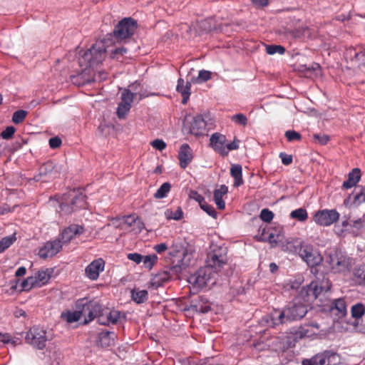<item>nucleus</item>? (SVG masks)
Instances as JSON below:
<instances>
[{
    "instance_id": "nucleus-27",
    "label": "nucleus",
    "mask_w": 365,
    "mask_h": 365,
    "mask_svg": "<svg viewBox=\"0 0 365 365\" xmlns=\"http://www.w3.org/2000/svg\"><path fill=\"white\" fill-rule=\"evenodd\" d=\"M361 179V170L354 168L348 175V179L343 182L342 187L345 189L351 188L359 182Z\"/></svg>"
},
{
    "instance_id": "nucleus-51",
    "label": "nucleus",
    "mask_w": 365,
    "mask_h": 365,
    "mask_svg": "<svg viewBox=\"0 0 365 365\" xmlns=\"http://www.w3.org/2000/svg\"><path fill=\"white\" fill-rule=\"evenodd\" d=\"M15 132L16 128L14 126H8L1 132V137L5 140H9L12 138Z\"/></svg>"
},
{
    "instance_id": "nucleus-54",
    "label": "nucleus",
    "mask_w": 365,
    "mask_h": 365,
    "mask_svg": "<svg viewBox=\"0 0 365 365\" xmlns=\"http://www.w3.org/2000/svg\"><path fill=\"white\" fill-rule=\"evenodd\" d=\"M285 137L287 140L291 142L294 140H299L301 139V135L294 130H287L285 133Z\"/></svg>"
},
{
    "instance_id": "nucleus-15",
    "label": "nucleus",
    "mask_w": 365,
    "mask_h": 365,
    "mask_svg": "<svg viewBox=\"0 0 365 365\" xmlns=\"http://www.w3.org/2000/svg\"><path fill=\"white\" fill-rule=\"evenodd\" d=\"M344 55L353 66L360 69L365 68V48L350 47L346 50Z\"/></svg>"
},
{
    "instance_id": "nucleus-29",
    "label": "nucleus",
    "mask_w": 365,
    "mask_h": 365,
    "mask_svg": "<svg viewBox=\"0 0 365 365\" xmlns=\"http://www.w3.org/2000/svg\"><path fill=\"white\" fill-rule=\"evenodd\" d=\"M230 175L234 178V187H239L243 184L242 168L239 164H234L230 168Z\"/></svg>"
},
{
    "instance_id": "nucleus-25",
    "label": "nucleus",
    "mask_w": 365,
    "mask_h": 365,
    "mask_svg": "<svg viewBox=\"0 0 365 365\" xmlns=\"http://www.w3.org/2000/svg\"><path fill=\"white\" fill-rule=\"evenodd\" d=\"M115 334L113 331H103L98 334L97 345L101 347H108L114 344Z\"/></svg>"
},
{
    "instance_id": "nucleus-9",
    "label": "nucleus",
    "mask_w": 365,
    "mask_h": 365,
    "mask_svg": "<svg viewBox=\"0 0 365 365\" xmlns=\"http://www.w3.org/2000/svg\"><path fill=\"white\" fill-rule=\"evenodd\" d=\"M327 261L334 272H345L351 266V259L337 251L330 253Z\"/></svg>"
},
{
    "instance_id": "nucleus-18",
    "label": "nucleus",
    "mask_w": 365,
    "mask_h": 365,
    "mask_svg": "<svg viewBox=\"0 0 365 365\" xmlns=\"http://www.w3.org/2000/svg\"><path fill=\"white\" fill-rule=\"evenodd\" d=\"M106 262L103 258L93 260L85 269V275L92 281L97 280L100 273L103 272Z\"/></svg>"
},
{
    "instance_id": "nucleus-1",
    "label": "nucleus",
    "mask_w": 365,
    "mask_h": 365,
    "mask_svg": "<svg viewBox=\"0 0 365 365\" xmlns=\"http://www.w3.org/2000/svg\"><path fill=\"white\" fill-rule=\"evenodd\" d=\"M106 55V49L103 42L99 41L93 44L90 49L86 51L78 59L81 67H84L81 73L72 76L71 81L78 86H83L93 81L91 77H86V74L103 62Z\"/></svg>"
},
{
    "instance_id": "nucleus-33",
    "label": "nucleus",
    "mask_w": 365,
    "mask_h": 365,
    "mask_svg": "<svg viewBox=\"0 0 365 365\" xmlns=\"http://www.w3.org/2000/svg\"><path fill=\"white\" fill-rule=\"evenodd\" d=\"M148 293L145 289H134L131 291L132 299L137 304H141L145 302L148 299Z\"/></svg>"
},
{
    "instance_id": "nucleus-56",
    "label": "nucleus",
    "mask_w": 365,
    "mask_h": 365,
    "mask_svg": "<svg viewBox=\"0 0 365 365\" xmlns=\"http://www.w3.org/2000/svg\"><path fill=\"white\" fill-rule=\"evenodd\" d=\"M98 322L100 324L108 326V319L106 315L105 314V309L101 307V310L98 312L97 317Z\"/></svg>"
},
{
    "instance_id": "nucleus-6",
    "label": "nucleus",
    "mask_w": 365,
    "mask_h": 365,
    "mask_svg": "<svg viewBox=\"0 0 365 365\" xmlns=\"http://www.w3.org/2000/svg\"><path fill=\"white\" fill-rule=\"evenodd\" d=\"M76 308L81 312V317H84L85 324L93 321L101 310V305L96 300H88L82 298L76 301Z\"/></svg>"
},
{
    "instance_id": "nucleus-36",
    "label": "nucleus",
    "mask_w": 365,
    "mask_h": 365,
    "mask_svg": "<svg viewBox=\"0 0 365 365\" xmlns=\"http://www.w3.org/2000/svg\"><path fill=\"white\" fill-rule=\"evenodd\" d=\"M104 309L108 325L116 324L120 318V312L117 310H110L108 308H104Z\"/></svg>"
},
{
    "instance_id": "nucleus-37",
    "label": "nucleus",
    "mask_w": 365,
    "mask_h": 365,
    "mask_svg": "<svg viewBox=\"0 0 365 365\" xmlns=\"http://www.w3.org/2000/svg\"><path fill=\"white\" fill-rule=\"evenodd\" d=\"M135 98H137V93H132L129 89H125L121 93L120 103L131 106Z\"/></svg>"
},
{
    "instance_id": "nucleus-62",
    "label": "nucleus",
    "mask_w": 365,
    "mask_h": 365,
    "mask_svg": "<svg viewBox=\"0 0 365 365\" xmlns=\"http://www.w3.org/2000/svg\"><path fill=\"white\" fill-rule=\"evenodd\" d=\"M279 157L284 165H289L292 163V156L284 153H281Z\"/></svg>"
},
{
    "instance_id": "nucleus-31",
    "label": "nucleus",
    "mask_w": 365,
    "mask_h": 365,
    "mask_svg": "<svg viewBox=\"0 0 365 365\" xmlns=\"http://www.w3.org/2000/svg\"><path fill=\"white\" fill-rule=\"evenodd\" d=\"M351 317L354 318L353 322H360L361 317L365 314V306L362 303H357L351 307Z\"/></svg>"
},
{
    "instance_id": "nucleus-11",
    "label": "nucleus",
    "mask_w": 365,
    "mask_h": 365,
    "mask_svg": "<svg viewBox=\"0 0 365 365\" xmlns=\"http://www.w3.org/2000/svg\"><path fill=\"white\" fill-rule=\"evenodd\" d=\"M68 197L71 201V207L69 205L61 203V210L71 212L78 208L86 207V195L81 191L73 190L68 192Z\"/></svg>"
},
{
    "instance_id": "nucleus-58",
    "label": "nucleus",
    "mask_w": 365,
    "mask_h": 365,
    "mask_svg": "<svg viewBox=\"0 0 365 365\" xmlns=\"http://www.w3.org/2000/svg\"><path fill=\"white\" fill-rule=\"evenodd\" d=\"M314 138L321 145H326L329 140V137L325 134H314Z\"/></svg>"
},
{
    "instance_id": "nucleus-47",
    "label": "nucleus",
    "mask_w": 365,
    "mask_h": 365,
    "mask_svg": "<svg viewBox=\"0 0 365 365\" xmlns=\"http://www.w3.org/2000/svg\"><path fill=\"white\" fill-rule=\"evenodd\" d=\"M131 106L119 103L117 108V115L119 118H124L129 112Z\"/></svg>"
},
{
    "instance_id": "nucleus-60",
    "label": "nucleus",
    "mask_w": 365,
    "mask_h": 365,
    "mask_svg": "<svg viewBox=\"0 0 365 365\" xmlns=\"http://www.w3.org/2000/svg\"><path fill=\"white\" fill-rule=\"evenodd\" d=\"M128 259L135 262L136 264H139L143 261V257L138 253H129L127 255Z\"/></svg>"
},
{
    "instance_id": "nucleus-44",
    "label": "nucleus",
    "mask_w": 365,
    "mask_h": 365,
    "mask_svg": "<svg viewBox=\"0 0 365 365\" xmlns=\"http://www.w3.org/2000/svg\"><path fill=\"white\" fill-rule=\"evenodd\" d=\"M158 260V257L155 255H150L143 258V262L146 268L152 269L155 263Z\"/></svg>"
},
{
    "instance_id": "nucleus-49",
    "label": "nucleus",
    "mask_w": 365,
    "mask_h": 365,
    "mask_svg": "<svg viewBox=\"0 0 365 365\" xmlns=\"http://www.w3.org/2000/svg\"><path fill=\"white\" fill-rule=\"evenodd\" d=\"M365 215L357 220H351L350 227L357 230H361L365 226Z\"/></svg>"
},
{
    "instance_id": "nucleus-35",
    "label": "nucleus",
    "mask_w": 365,
    "mask_h": 365,
    "mask_svg": "<svg viewBox=\"0 0 365 365\" xmlns=\"http://www.w3.org/2000/svg\"><path fill=\"white\" fill-rule=\"evenodd\" d=\"M290 217L299 222H305L308 219V213L305 209L300 207L292 210Z\"/></svg>"
},
{
    "instance_id": "nucleus-57",
    "label": "nucleus",
    "mask_w": 365,
    "mask_h": 365,
    "mask_svg": "<svg viewBox=\"0 0 365 365\" xmlns=\"http://www.w3.org/2000/svg\"><path fill=\"white\" fill-rule=\"evenodd\" d=\"M352 324L357 332L365 334V319H361L360 322H353Z\"/></svg>"
},
{
    "instance_id": "nucleus-42",
    "label": "nucleus",
    "mask_w": 365,
    "mask_h": 365,
    "mask_svg": "<svg viewBox=\"0 0 365 365\" xmlns=\"http://www.w3.org/2000/svg\"><path fill=\"white\" fill-rule=\"evenodd\" d=\"M266 52L269 55H274L275 53L284 54L285 48L280 45H267L266 46Z\"/></svg>"
},
{
    "instance_id": "nucleus-34",
    "label": "nucleus",
    "mask_w": 365,
    "mask_h": 365,
    "mask_svg": "<svg viewBox=\"0 0 365 365\" xmlns=\"http://www.w3.org/2000/svg\"><path fill=\"white\" fill-rule=\"evenodd\" d=\"M279 237V235H275L273 232H270L269 230L267 231L264 230L260 240L267 241L272 247H275L278 244Z\"/></svg>"
},
{
    "instance_id": "nucleus-4",
    "label": "nucleus",
    "mask_w": 365,
    "mask_h": 365,
    "mask_svg": "<svg viewBox=\"0 0 365 365\" xmlns=\"http://www.w3.org/2000/svg\"><path fill=\"white\" fill-rule=\"evenodd\" d=\"M216 274L217 273L209 267H201L191 274L187 281L192 286L194 291L198 292L202 289L210 288L215 284Z\"/></svg>"
},
{
    "instance_id": "nucleus-8",
    "label": "nucleus",
    "mask_w": 365,
    "mask_h": 365,
    "mask_svg": "<svg viewBox=\"0 0 365 365\" xmlns=\"http://www.w3.org/2000/svg\"><path fill=\"white\" fill-rule=\"evenodd\" d=\"M290 334L293 335L294 341H297L304 338H314L324 334L320 326L317 322L304 324L298 329H292Z\"/></svg>"
},
{
    "instance_id": "nucleus-5",
    "label": "nucleus",
    "mask_w": 365,
    "mask_h": 365,
    "mask_svg": "<svg viewBox=\"0 0 365 365\" xmlns=\"http://www.w3.org/2000/svg\"><path fill=\"white\" fill-rule=\"evenodd\" d=\"M294 251L298 252L302 259L310 267L319 265L322 262L320 253L313 245L299 240L294 241Z\"/></svg>"
},
{
    "instance_id": "nucleus-32",
    "label": "nucleus",
    "mask_w": 365,
    "mask_h": 365,
    "mask_svg": "<svg viewBox=\"0 0 365 365\" xmlns=\"http://www.w3.org/2000/svg\"><path fill=\"white\" fill-rule=\"evenodd\" d=\"M61 318L66 322L71 324L78 322L81 318V312L76 309L74 312L65 311L61 314Z\"/></svg>"
},
{
    "instance_id": "nucleus-41",
    "label": "nucleus",
    "mask_w": 365,
    "mask_h": 365,
    "mask_svg": "<svg viewBox=\"0 0 365 365\" xmlns=\"http://www.w3.org/2000/svg\"><path fill=\"white\" fill-rule=\"evenodd\" d=\"M165 215L168 220H180L183 217V212L180 207H178L175 211L167 210L165 212Z\"/></svg>"
},
{
    "instance_id": "nucleus-48",
    "label": "nucleus",
    "mask_w": 365,
    "mask_h": 365,
    "mask_svg": "<svg viewBox=\"0 0 365 365\" xmlns=\"http://www.w3.org/2000/svg\"><path fill=\"white\" fill-rule=\"evenodd\" d=\"M126 53L127 49L125 48H116L110 51V56L111 58L119 60Z\"/></svg>"
},
{
    "instance_id": "nucleus-43",
    "label": "nucleus",
    "mask_w": 365,
    "mask_h": 365,
    "mask_svg": "<svg viewBox=\"0 0 365 365\" xmlns=\"http://www.w3.org/2000/svg\"><path fill=\"white\" fill-rule=\"evenodd\" d=\"M26 115L27 111L24 110H18L14 113L12 116V121L15 124L21 123V122L24 121Z\"/></svg>"
},
{
    "instance_id": "nucleus-59",
    "label": "nucleus",
    "mask_w": 365,
    "mask_h": 365,
    "mask_svg": "<svg viewBox=\"0 0 365 365\" xmlns=\"http://www.w3.org/2000/svg\"><path fill=\"white\" fill-rule=\"evenodd\" d=\"M190 197V198L197 201L200 206L206 202L204 197L199 194L197 191H191Z\"/></svg>"
},
{
    "instance_id": "nucleus-24",
    "label": "nucleus",
    "mask_w": 365,
    "mask_h": 365,
    "mask_svg": "<svg viewBox=\"0 0 365 365\" xmlns=\"http://www.w3.org/2000/svg\"><path fill=\"white\" fill-rule=\"evenodd\" d=\"M61 166L54 164L51 161L43 163L39 168V175L34 177L36 181H39L41 178L47 175H53L60 173Z\"/></svg>"
},
{
    "instance_id": "nucleus-7",
    "label": "nucleus",
    "mask_w": 365,
    "mask_h": 365,
    "mask_svg": "<svg viewBox=\"0 0 365 365\" xmlns=\"http://www.w3.org/2000/svg\"><path fill=\"white\" fill-rule=\"evenodd\" d=\"M137 21L133 19L124 18L115 26L113 36L118 42L130 38L137 29Z\"/></svg>"
},
{
    "instance_id": "nucleus-2",
    "label": "nucleus",
    "mask_w": 365,
    "mask_h": 365,
    "mask_svg": "<svg viewBox=\"0 0 365 365\" xmlns=\"http://www.w3.org/2000/svg\"><path fill=\"white\" fill-rule=\"evenodd\" d=\"M307 312V305L297 297L283 309H273L270 314L269 326L286 324L303 318Z\"/></svg>"
},
{
    "instance_id": "nucleus-28",
    "label": "nucleus",
    "mask_w": 365,
    "mask_h": 365,
    "mask_svg": "<svg viewBox=\"0 0 365 365\" xmlns=\"http://www.w3.org/2000/svg\"><path fill=\"white\" fill-rule=\"evenodd\" d=\"M228 188L226 185H222L218 189L214 191V201L219 210H223L225 207V202L223 197L227 195Z\"/></svg>"
},
{
    "instance_id": "nucleus-3",
    "label": "nucleus",
    "mask_w": 365,
    "mask_h": 365,
    "mask_svg": "<svg viewBox=\"0 0 365 365\" xmlns=\"http://www.w3.org/2000/svg\"><path fill=\"white\" fill-rule=\"evenodd\" d=\"M331 283L329 279L323 277L322 279L317 278L312 281L309 285L303 287L297 297L304 302H312L321 295H324L330 290Z\"/></svg>"
},
{
    "instance_id": "nucleus-17",
    "label": "nucleus",
    "mask_w": 365,
    "mask_h": 365,
    "mask_svg": "<svg viewBox=\"0 0 365 365\" xmlns=\"http://www.w3.org/2000/svg\"><path fill=\"white\" fill-rule=\"evenodd\" d=\"M63 244L59 237L46 242L38 252V255L42 259L52 257L58 254L62 249Z\"/></svg>"
},
{
    "instance_id": "nucleus-19",
    "label": "nucleus",
    "mask_w": 365,
    "mask_h": 365,
    "mask_svg": "<svg viewBox=\"0 0 365 365\" xmlns=\"http://www.w3.org/2000/svg\"><path fill=\"white\" fill-rule=\"evenodd\" d=\"M227 138L225 135L220 133H213L210 138V146L215 152L221 156L227 155V149H226Z\"/></svg>"
},
{
    "instance_id": "nucleus-64",
    "label": "nucleus",
    "mask_w": 365,
    "mask_h": 365,
    "mask_svg": "<svg viewBox=\"0 0 365 365\" xmlns=\"http://www.w3.org/2000/svg\"><path fill=\"white\" fill-rule=\"evenodd\" d=\"M239 140H234L230 143H226V149H227V154L230 150H237L239 148Z\"/></svg>"
},
{
    "instance_id": "nucleus-21",
    "label": "nucleus",
    "mask_w": 365,
    "mask_h": 365,
    "mask_svg": "<svg viewBox=\"0 0 365 365\" xmlns=\"http://www.w3.org/2000/svg\"><path fill=\"white\" fill-rule=\"evenodd\" d=\"M84 228L78 225H71L65 228L58 237L61 240L62 244L68 243L71 240L83 234Z\"/></svg>"
},
{
    "instance_id": "nucleus-39",
    "label": "nucleus",
    "mask_w": 365,
    "mask_h": 365,
    "mask_svg": "<svg viewBox=\"0 0 365 365\" xmlns=\"http://www.w3.org/2000/svg\"><path fill=\"white\" fill-rule=\"evenodd\" d=\"M16 240V237L14 235L2 238L0 241V254L11 246Z\"/></svg>"
},
{
    "instance_id": "nucleus-46",
    "label": "nucleus",
    "mask_w": 365,
    "mask_h": 365,
    "mask_svg": "<svg viewBox=\"0 0 365 365\" xmlns=\"http://www.w3.org/2000/svg\"><path fill=\"white\" fill-rule=\"evenodd\" d=\"M334 304L335 309H337L338 312L341 314H342V315L345 314V313L346 312V306L345 300L344 299L339 298V299H335L334 302Z\"/></svg>"
},
{
    "instance_id": "nucleus-16",
    "label": "nucleus",
    "mask_w": 365,
    "mask_h": 365,
    "mask_svg": "<svg viewBox=\"0 0 365 365\" xmlns=\"http://www.w3.org/2000/svg\"><path fill=\"white\" fill-rule=\"evenodd\" d=\"M344 55L353 66L360 69L365 68V48L350 47L346 50Z\"/></svg>"
},
{
    "instance_id": "nucleus-30",
    "label": "nucleus",
    "mask_w": 365,
    "mask_h": 365,
    "mask_svg": "<svg viewBox=\"0 0 365 365\" xmlns=\"http://www.w3.org/2000/svg\"><path fill=\"white\" fill-rule=\"evenodd\" d=\"M51 277V272L49 269L46 270H39L38 272L35 274V275L32 276V278H35L36 287H41L43 285L46 284Z\"/></svg>"
},
{
    "instance_id": "nucleus-22",
    "label": "nucleus",
    "mask_w": 365,
    "mask_h": 365,
    "mask_svg": "<svg viewBox=\"0 0 365 365\" xmlns=\"http://www.w3.org/2000/svg\"><path fill=\"white\" fill-rule=\"evenodd\" d=\"M362 203H365V187H361L359 192L351 193L344 202L347 207H357Z\"/></svg>"
},
{
    "instance_id": "nucleus-14",
    "label": "nucleus",
    "mask_w": 365,
    "mask_h": 365,
    "mask_svg": "<svg viewBox=\"0 0 365 365\" xmlns=\"http://www.w3.org/2000/svg\"><path fill=\"white\" fill-rule=\"evenodd\" d=\"M339 216L336 210L326 209L317 211L314 215V220L319 225L327 227L338 221Z\"/></svg>"
},
{
    "instance_id": "nucleus-12",
    "label": "nucleus",
    "mask_w": 365,
    "mask_h": 365,
    "mask_svg": "<svg viewBox=\"0 0 365 365\" xmlns=\"http://www.w3.org/2000/svg\"><path fill=\"white\" fill-rule=\"evenodd\" d=\"M46 331L36 327L31 328L26 336V342L38 349L46 346Z\"/></svg>"
},
{
    "instance_id": "nucleus-61",
    "label": "nucleus",
    "mask_w": 365,
    "mask_h": 365,
    "mask_svg": "<svg viewBox=\"0 0 365 365\" xmlns=\"http://www.w3.org/2000/svg\"><path fill=\"white\" fill-rule=\"evenodd\" d=\"M61 139L58 137H53L49 139L48 143L52 149L58 148L61 145Z\"/></svg>"
},
{
    "instance_id": "nucleus-20",
    "label": "nucleus",
    "mask_w": 365,
    "mask_h": 365,
    "mask_svg": "<svg viewBox=\"0 0 365 365\" xmlns=\"http://www.w3.org/2000/svg\"><path fill=\"white\" fill-rule=\"evenodd\" d=\"M312 361L316 365H336L339 363V356L331 351H325L312 357Z\"/></svg>"
},
{
    "instance_id": "nucleus-45",
    "label": "nucleus",
    "mask_w": 365,
    "mask_h": 365,
    "mask_svg": "<svg viewBox=\"0 0 365 365\" xmlns=\"http://www.w3.org/2000/svg\"><path fill=\"white\" fill-rule=\"evenodd\" d=\"M35 278H32V276L27 277L21 283L22 289L24 291H29L33 287H36Z\"/></svg>"
},
{
    "instance_id": "nucleus-26",
    "label": "nucleus",
    "mask_w": 365,
    "mask_h": 365,
    "mask_svg": "<svg viewBox=\"0 0 365 365\" xmlns=\"http://www.w3.org/2000/svg\"><path fill=\"white\" fill-rule=\"evenodd\" d=\"M176 90L180 93L182 97V103L186 104L191 94V84L190 82L185 81L182 78H179Z\"/></svg>"
},
{
    "instance_id": "nucleus-63",
    "label": "nucleus",
    "mask_w": 365,
    "mask_h": 365,
    "mask_svg": "<svg viewBox=\"0 0 365 365\" xmlns=\"http://www.w3.org/2000/svg\"><path fill=\"white\" fill-rule=\"evenodd\" d=\"M125 223L127 224L128 226H132L134 225L137 221H138V223H140V220L138 217L135 215H128L125 217Z\"/></svg>"
},
{
    "instance_id": "nucleus-55",
    "label": "nucleus",
    "mask_w": 365,
    "mask_h": 365,
    "mask_svg": "<svg viewBox=\"0 0 365 365\" xmlns=\"http://www.w3.org/2000/svg\"><path fill=\"white\" fill-rule=\"evenodd\" d=\"M152 147L158 150L162 151L166 148V143L161 139H155L150 143Z\"/></svg>"
},
{
    "instance_id": "nucleus-53",
    "label": "nucleus",
    "mask_w": 365,
    "mask_h": 365,
    "mask_svg": "<svg viewBox=\"0 0 365 365\" xmlns=\"http://www.w3.org/2000/svg\"><path fill=\"white\" fill-rule=\"evenodd\" d=\"M211 78V72L205 70L199 71L197 81L198 83L205 82Z\"/></svg>"
},
{
    "instance_id": "nucleus-23",
    "label": "nucleus",
    "mask_w": 365,
    "mask_h": 365,
    "mask_svg": "<svg viewBox=\"0 0 365 365\" xmlns=\"http://www.w3.org/2000/svg\"><path fill=\"white\" fill-rule=\"evenodd\" d=\"M193 158L192 150L187 143L182 144L178 152L180 165L185 169L191 163Z\"/></svg>"
},
{
    "instance_id": "nucleus-40",
    "label": "nucleus",
    "mask_w": 365,
    "mask_h": 365,
    "mask_svg": "<svg viewBox=\"0 0 365 365\" xmlns=\"http://www.w3.org/2000/svg\"><path fill=\"white\" fill-rule=\"evenodd\" d=\"M230 120L235 124L243 127L247 126L248 123V119L247 116L243 113L235 114L230 117Z\"/></svg>"
},
{
    "instance_id": "nucleus-10",
    "label": "nucleus",
    "mask_w": 365,
    "mask_h": 365,
    "mask_svg": "<svg viewBox=\"0 0 365 365\" xmlns=\"http://www.w3.org/2000/svg\"><path fill=\"white\" fill-rule=\"evenodd\" d=\"M227 248L217 247L212 250L207 255V266L210 267L215 273L227 263Z\"/></svg>"
},
{
    "instance_id": "nucleus-50",
    "label": "nucleus",
    "mask_w": 365,
    "mask_h": 365,
    "mask_svg": "<svg viewBox=\"0 0 365 365\" xmlns=\"http://www.w3.org/2000/svg\"><path fill=\"white\" fill-rule=\"evenodd\" d=\"M274 217V213L268 209H263L260 212V218L265 222H269Z\"/></svg>"
},
{
    "instance_id": "nucleus-38",
    "label": "nucleus",
    "mask_w": 365,
    "mask_h": 365,
    "mask_svg": "<svg viewBox=\"0 0 365 365\" xmlns=\"http://www.w3.org/2000/svg\"><path fill=\"white\" fill-rule=\"evenodd\" d=\"M171 185L169 182H164L157 190L154 194V197L156 199H162L167 196L168 193L170 191Z\"/></svg>"
},
{
    "instance_id": "nucleus-13",
    "label": "nucleus",
    "mask_w": 365,
    "mask_h": 365,
    "mask_svg": "<svg viewBox=\"0 0 365 365\" xmlns=\"http://www.w3.org/2000/svg\"><path fill=\"white\" fill-rule=\"evenodd\" d=\"M209 115H197L195 116L190 126V133L195 136L203 135L207 127L212 124Z\"/></svg>"
},
{
    "instance_id": "nucleus-52",
    "label": "nucleus",
    "mask_w": 365,
    "mask_h": 365,
    "mask_svg": "<svg viewBox=\"0 0 365 365\" xmlns=\"http://www.w3.org/2000/svg\"><path fill=\"white\" fill-rule=\"evenodd\" d=\"M200 208L204 210L205 212H207L210 216L215 218L217 217V212L215 210V208L207 204L206 202L205 203H203L202 205H201L200 206Z\"/></svg>"
}]
</instances>
